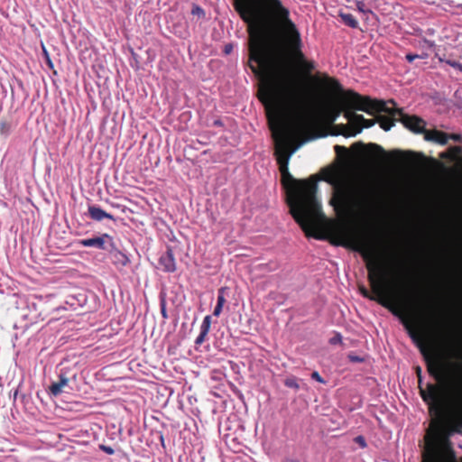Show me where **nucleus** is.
<instances>
[{
    "label": "nucleus",
    "mask_w": 462,
    "mask_h": 462,
    "mask_svg": "<svg viewBox=\"0 0 462 462\" xmlns=\"http://www.w3.org/2000/svg\"><path fill=\"white\" fill-rule=\"evenodd\" d=\"M311 378L316 380V381H318V382H320V383H325L324 378L317 371H314L311 374Z\"/></svg>",
    "instance_id": "obj_31"
},
{
    "label": "nucleus",
    "mask_w": 462,
    "mask_h": 462,
    "mask_svg": "<svg viewBox=\"0 0 462 462\" xmlns=\"http://www.w3.org/2000/svg\"><path fill=\"white\" fill-rule=\"evenodd\" d=\"M42 50H43V54L45 56L46 63H47L48 67L50 69H53L54 68L53 62L51 61L50 55L44 46H42Z\"/></svg>",
    "instance_id": "obj_26"
},
{
    "label": "nucleus",
    "mask_w": 462,
    "mask_h": 462,
    "mask_svg": "<svg viewBox=\"0 0 462 462\" xmlns=\"http://www.w3.org/2000/svg\"><path fill=\"white\" fill-rule=\"evenodd\" d=\"M222 308H223L222 306H219V305L217 304V306H216V308L214 310V312H213L214 315L215 316H219L221 311H222Z\"/></svg>",
    "instance_id": "obj_36"
},
{
    "label": "nucleus",
    "mask_w": 462,
    "mask_h": 462,
    "mask_svg": "<svg viewBox=\"0 0 462 462\" xmlns=\"http://www.w3.org/2000/svg\"><path fill=\"white\" fill-rule=\"evenodd\" d=\"M191 13H192L193 15H197L199 17H204L205 16V12H204V10L201 7H199V5H194L192 7Z\"/></svg>",
    "instance_id": "obj_25"
},
{
    "label": "nucleus",
    "mask_w": 462,
    "mask_h": 462,
    "mask_svg": "<svg viewBox=\"0 0 462 462\" xmlns=\"http://www.w3.org/2000/svg\"><path fill=\"white\" fill-rule=\"evenodd\" d=\"M157 435H158L159 439L162 442L163 441L162 435L160 432H157Z\"/></svg>",
    "instance_id": "obj_43"
},
{
    "label": "nucleus",
    "mask_w": 462,
    "mask_h": 462,
    "mask_svg": "<svg viewBox=\"0 0 462 462\" xmlns=\"http://www.w3.org/2000/svg\"><path fill=\"white\" fill-rule=\"evenodd\" d=\"M233 5L247 25L250 68L260 77L258 97L274 140V155L290 213L310 236L326 220L317 196L319 179L313 175L298 180L289 172L290 158L300 144H295L296 133L284 119L283 106L286 100L298 97L288 68L289 56H295L307 72H311L315 65L305 60L300 33L281 0H233Z\"/></svg>",
    "instance_id": "obj_1"
},
{
    "label": "nucleus",
    "mask_w": 462,
    "mask_h": 462,
    "mask_svg": "<svg viewBox=\"0 0 462 462\" xmlns=\"http://www.w3.org/2000/svg\"><path fill=\"white\" fill-rule=\"evenodd\" d=\"M451 67H452V68H454V69H458L459 71H461V72H462V64H461V63H459V62H457V61L454 60V61L452 62V64H451Z\"/></svg>",
    "instance_id": "obj_34"
},
{
    "label": "nucleus",
    "mask_w": 462,
    "mask_h": 462,
    "mask_svg": "<svg viewBox=\"0 0 462 462\" xmlns=\"http://www.w3.org/2000/svg\"><path fill=\"white\" fill-rule=\"evenodd\" d=\"M428 310H430V314L432 312L433 309L431 306L428 307Z\"/></svg>",
    "instance_id": "obj_46"
},
{
    "label": "nucleus",
    "mask_w": 462,
    "mask_h": 462,
    "mask_svg": "<svg viewBox=\"0 0 462 462\" xmlns=\"http://www.w3.org/2000/svg\"><path fill=\"white\" fill-rule=\"evenodd\" d=\"M107 252L109 253L111 261L115 264L125 265L127 263V256L116 247L114 242H112V246H109Z\"/></svg>",
    "instance_id": "obj_13"
},
{
    "label": "nucleus",
    "mask_w": 462,
    "mask_h": 462,
    "mask_svg": "<svg viewBox=\"0 0 462 462\" xmlns=\"http://www.w3.org/2000/svg\"><path fill=\"white\" fill-rule=\"evenodd\" d=\"M354 441L357 443L361 448L366 447L365 438L364 436H357L354 439Z\"/></svg>",
    "instance_id": "obj_27"
},
{
    "label": "nucleus",
    "mask_w": 462,
    "mask_h": 462,
    "mask_svg": "<svg viewBox=\"0 0 462 462\" xmlns=\"http://www.w3.org/2000/svg\"><path fill=\"white\" fill-rule=\"evenodd\" d=\"M68 368H62L59 374V382L52 383L49 387L51 394L58 396L62 393V387L66 386L69 381L68 377Z\"/></svg>",
    "instance_id": "obj_9"
},
{
    "label": "nucleus",
    "mask_w": 462,
    "mask_h": 462,
    "mask_svg": "<svg viewBox=\"0 0 462 462\" xmlns=\"http://www.w3.org/2000/svg\"><path fill=\"white\" fill-rule=\"evenodd\" d=\"M350 97L346 99L348 105H355L360 111H365L367 114L374 112H389L392 116H399L400 121L410 131L415 134H425L426 123L425 120L418 116H409L404 114L402 109L396 107H389L387 105L391 104L395 106V101L389 99L388 101H382V99H372L369 97L362 96L359 93L349 92Z\"/></svg>",
    "instance_id": "obj_4"
},
{
    "label": "nucleus",
    "mask_w": 462,
    "mask_h": 462,
    "mask_svg": "<svg viewBox=\"0 0 462 462\" xmlns=\"http://www.w3.org/2000/svg\"><path fill=\"white\" fill-rule=\"evenodd\" d=\"M9 130V125L6 122H2L0 124V132L2 134H6Z\"/></svg>",
    "instance_id": "obj_33"
},
{
    "label": "nucleus",
    "mask_w": 462,
    "mask_h": 462,
    "mask_svg": "<svg viewBox=\"0 0 462 462\" xmlns=\"http://www.w3.org/2000/svg\"><path fill=\"white\" fill-rule=\"evenodd\" d=\"M342 342V336L340 334H337L333 337L329 339V343L331 345H337Z\"/></svg>",
    "instance_id": "obj_29"
},
{
    "label": "nucleus",
    "mask_w": 462,
    "mask_h": 462,
    "mask_svg": "<svg viewBox=\"0 0 462 462\" xmlns=\"http://www.w3.org/2000/svg\"><path fill=\"white\" fill-rule=\"evenodd\" d=\"M72 378H73L74 380H76L77 375H76V374H73Z\"/></svg>",
    "instance_id": "obj_47"
},
{
    "label": "nucleus",
    "mask_w": 462,
    "mask_h": 462,
    "mask_svg": "<svg viewBox=\"0 0 462 462\" xmlns=\"http://www.w3.org/2000/svg\"><path fill=\"white\" fill-rule=\"evenodd\" d=\"M232 50H233V46L231 44H227L224 48V51L226 54L230 53L232 51Z\"/></svg>",
    "instance_id": "obj_37"
},
{
    "label": "nucleus",
    "mask_w": 462,
    "mask_h": 462,
    "mask_svg": "<svg viewBox=\"0 0 462 462\" xmlns=\"http://www.w3.org/2000/svg\"><path fill=\"white\" fill-rule=\"evenodd\" d=\"M284 385L286 387H288V388H292V389H295V390H299L300 389L299 383L296 380V378H294V377L286 378L284 380Z\"/></svg>",
    "instance_id": "obj_20"
},
{
    "label": "nucleus",
    "mask_w": 462,
    "mask_h": 462,
    "mask_svg": "<svg viewBox=\"0 0 462 462\" xmlns=\"http://www.w3.org/2000/svg\"><path fill=\"white\" fill-rule=\"evenodd\" d=\"M324 180L333 186L329 204L337 216L345 222L356 216L372 213L379 204V188L369 180H353L328 171ZM334 234L337 238L336 245L356 251L365 262L372 291L364 285L359 286L362 296L378 302L398 317L411 338L425 354L423 345L426 335L422 322V314L425 313L422 310L425 309L411 299L401 298L392 292L389 264L382 257L377 245L365 236L353 233L346 223L335 226Z\"/></svg>",
    "instance_id": "obj_2"
},
{
    "label": "nucleus",
    "mask_w": 462,
    "mask_h": 462,
    "mask_svg": "<svg viewBox=\"0 0 462 462\" xmlns=\"http://www.w3.org/2000/svg\"><path fill=\"white\" fill-rule=\"evenodd\" d=\"M79 296L82 297V300H79V299L78 300L79 305L82 306L84 304V302L86 301V299L82 295H79Z\"/></svg>",
    "instance_id": "obj_41"
},
{
    "label": "nucleus",
    "mask_w": 462,
    "mask_h": 462,
    "mask_svg": "<svg viewBox=\"0 0 462 462\" xmlns=\"http://www.w3.org/2000/svg\"><path fill=\"white\" fill-rule=\"evenodd\" d=\"M349 92L356 93L354 90H346L342 94V106L343 108L346 109L345 111V117L347 119V121L350 123L351 128L347 129L346 126H343L346 131L343 132L342 134L345 136H355L357 134L361 133L363 128H370L374 125L376 121L375 119H366L364 117L363 115L356 114L353 112V109L359 110L356 106L355 105H348L346 103V99L350 97Z\"/></svg>",
    "instance_id": "obj_5"
},
{
    "label": "nucleus",
    "mask_w": 462,
    "mask_h": 462,
    "mask_svg": "<svg viewBox=\"0 0 462 462\" xmlns=\"http://www.w3.org/2000/svg\"><path fill=\"white\" fill-rule=\"evenodd\" d=\"M328 87L335 90V91H342V86L340 85V83L338 82L337 79H333V78H328Z\"/></svg>",
    "instance_id": "obj_21"
},
{
    "label": "nucleus",
    "mask_w": 462,
    "mask_h": 462,
    "mask_svg": "<svg viewBox=\"0 0 462 462\" xmlns=\"http://www.w3.org/2000/svg\"><path fill=\"white\" fill-rule=\"evenodd\" d=\"M391 155L397 160L404 161V162H411L412 161L416 156L417 153L413 152H402V151H393L391 152Z\"/></svg>",
    "instance_id": "obj_16"
},
{
    "label": "nucleus",
    "mask_w": 462,
    "mask_h": 462,
    "mask_svg": "<svg viewBox=\"0 0 462 462\" xmlns=\"http://www.w3.org/2000/svg\"><path fill=\"white\" fill-rule=\"evenodd\" d=\"M207 335L208 334L199 331V337H197L196 342H195L196 345L197 346L201 345L203 343V341L205 340Z\"/></svg>",
    "instance_id": "obj_30"
},
{
    "label": "nucleus",
    "mask_w": 462,
    "mask_h": 462,
    "mask_svg": "<svg viewBox=\"0 0 462 462\" xmlns=\"http://www.w3.org/2000/svg\"><path fill=\"white\" fill-rule=\"evenodd\" d=\"M159 264L165 272H174L176 269V260L171 248H168L159 258Z\"/></svg>",
    "instance_id": "obj_10"
},
{
    "label": "nucleus",
    "mask_w": 462,
    "mask_h": 462,
    "mask_svg": "<svg viewBox=\"0 0 462 462\" xmlns=\"http://www.w3.org/2000/svg\"><path fill=\"white\" fill-rule=\"evenodd\" d=\"M225 291H226V288H224V287H221L218 289L217 305L222 306V307L224 306V304L226 302Z\"/></svg>",
    "instance_id": "obj_23"
},
{
    "label": "nucleus",
    "mask_w": 462,
    "mask_h": 462,
    "mask_svg": "<svg viewBox=\"0 0 462 462\" xmlns=\"http://www.w3.org/2000/svg\"><path fill=\"white\" fill-rule=\"evenodd\" d=\"M419 373V389L421 398L429 406L430 415L438 418L439 422L448 425V433L445 441L448 443L450 433L462 434V379L450 383L443 381L442 366L439 361L428 363V372L439 384L428 383L426 388L421 386L420 368Z\"/></svg>",
    "instance_id": "obj_3"
},
{
    "label": "nucleus",
    "mask_w": 462,
    "mask_h": 462,
    "mask_svg": "<svg viewBox=\"0 0 462 462\" xmlns=\"http://www.w3.org/2000/svg\"><path fill=\"white\" fill-rule=\"evenodd\" d=\"M415 59H427V53H423V54L407 53L406 54V60L408 62H412L415 60Z\"/></svg>",
    "instance_id": "obj_22"
},
{
    "label": "nucleus",
    "mask_w": 462,
    "mask_h": 462,
    "mask_svg": "<svg viewBox=\"0 0 462 462\" xmlns=\"http://www.w3.org/2000/svg\"><path fill=\"white\" fill-rule=\"evenodd\" d=\"M17 395H18V390H15L14 392V395H13L14 396V400H15L17 398Z\"/></svg>",
    "instance_id": "obj_44"
},
{
    "label": "nucleus",
    "mask_w": 462,
    "mask_h": 462,
    "mask_svg": "<svg viewBox=\"0 0 462 462\" xmlns=\"http://www.w3.org/2000/svg\"><path fill=\"white\" fill-rule=\"evenodd\" d=\"M340 17L342 19L343 23L351 27L357 28L358 21L355 18L354 15L350 14V13H340Z\"/></svg>",
    "instance_id": "obj_17"
},
{
    "label": "nucleus",
    "mask_w": 462,
    "mask_h": 462,
    "mask_svg": "<svg viewBox=\"0 0 462 462\" xmlns=\"http://www.w3.org/2000/svg\"><path fill=\"white\" fill-rule=\"evenodd\" d=\"M462 153V147L453 146L448 149L446 152H443L440 157L455 160Z\"/></svg>",
    "instance_id": "obj_18"
},
{
    "label": "nucleus",
    "mask_w": 462,
    "mask_h": 462,
    "mask_svg": "<svg viewBox=\"0 0 462 462\" xmlns=\"http://www.w3.org/2000/svg\"><path fill=\"white\" fill-rule=\"evenodd\" d=\"M342 112L346 115V109L343 108L341 97L338 101V106H332L307 113L301 116L300 123L304 127L318 125L323 120L328 121L329 124H333Z\"/></svg>",
    "instance_id": "obj_6"
},
{
    "label": "nucleus",
    "mask_w": 462,
    "mask_h": 462,
    "mask_svg": "<svg viewBox=\"0 0 462 462\" xmlns=\"http://www.w3.org/2000/svg\"><path fill=\"white\" fill-rule=\"evenodd\" d=\"M440 61H441V62H445V63H447L448 66H450V67H451V64H452V62H453L454 60H444V58H440Z\"/></svg>",
    "instance_id": "obj_39"
},
{
    "label": "nucleus",
    "mask_w": 462,
    "mask_h": 462,
    "mask_svg": "<svg viewBox=\"0 0 462 462\" xmlns=\"http://www.w3.org/2000/svg\"><path fill=\"white\" fill-rule=\"evenodd\" d=\"M375 112H374L372 115H374ZM386 115H378L376 116V121L380 125L381 128L384 131H389L393 126H394V124L396 121H400L399 116H392L389 112H384Z\"/></svg>",
    "instance_id": "obj_12"
},
{
    "label": "nucleus",
    "mask_w": 462,
    "mask_h": 462,
    "mask_svg": "<svg viewBox=\"0 0 462 462\" xmlns=\"http://www.w3.org/2000/svg\"><path fill=\"white\" fill-rule=\"evenodd\" d=\"M334 149L338 156H345L348 153V150L344 146H340V144H336Z\"/></svg>",
    "instance_id": "obj_24"
},
{
    "label": "nucleus",
    "mask_w": 462,
    "mask_h": 462,
    "mask_svg": "<svg viewBox=\"0 0 462 462\" xmlns=\"http://www.w3.org/2000/svg\"><path fill=\"white\" fill-rule=\"evenodd\" d=\"M122 211H123L124 213H126L127 211H129V212H131V213H133V212H134V210H133V209L128 208H126V207H125V206L122 208Z\"/></svg>",
    "instance_id": "obj_40"
},
{
    "label": "nucleus",
    "mask_w": 462,
    "mask_h": 462,
    "mask_svg": "<svg viewBox=\"0 0 462 462\" xmlns=\"http://www.w3.org/2000/svg\"><path fill=\"white\" fill-rule=\"evenodd\" d=\"M282 462H300L297 458L285 457Z\"/></svg>",
    "instance_id": "obj_38"
},
{
    "label": "nucleus",
    "mask_w": 462,
    "mask_h": 462,
    "mask_svg": "<svg viewBox=\"0 0 462 462\" xmlns=\"http://www.w3.org/2000/svg\"><path fill=\"white\" fill-rule=\"evenodd\" d=\"M74 300H77L75 297H71L70 298V300H68L67 302L69 303L70 305H74L75 303L73 302Z\"/></svg>",
    "instance_id": "obj_42"
},
{
    "label": "nucleus",
    "mask_w": 462,
    "mask_h": 462,
    "mask_svg": "<svg viewBox=\"0 0 462 462\" xmlns=\"http://www.w3.org/2000/svg\"><path fill=\"white\" fill-rule=\"evenodd\" d=\"M113 238L107 234H103L100 236L81 239L79 245L84 247H94L100 250L107 251L109 246H112Z\"/></svg>",
    "instance_id": "obj_7"
},
{
    "label": "nucleus",
    "mask_w": 462,
    "mask_h": 462,
    "mask_svg": "<svg viewBox=\"0 0 462 462\" xmlns=\"http://www.w3.org/2000/svg\"><path fill=\"white\" fill-rule=\"evenodd\" d=\"M426 141H431L439 143L440 145H446L448 142V134L439 131V130H427L424 134Z\"/></svg>",
    "instance_id": "obj_11"
},
{
    "label": "nucleus",
    "mask_w": 462,
    "mask_h": 462,
    "mask_svg": "<svg viewBox=\"0 0 462 462\" xmlns=\"http://www.w3.org/2000/svg\"><path fill=\"white\" fill-rule=\"evenodd\" d=\"M89 217L96 221H101L104 218L115 220L113 215L106 212L101 208L92 205L88 207Z\"/></svg>",
    "instance_id": "obj_14"
},
{
    "label": "nucleus",
    "mask_w": 462,
    "mask_h": 462,
    "mask_svg": "<svg viewBox=\"0 0 462 462\" xmlns=\"http://www.w3.org/2000/svg\"><path fill=\"white\" fill-rule=\"evenodd\" d=\"M162 316H163V317H166V316H167V315H166V310H165V308H164V307H162Z\"/></svg>",
    "instance_id": "obj_45"
},
{
    "label": "nucleus",
    "mask_w": 462,
    "mask_h": 462,
    "mask_svg": "<svg viewBox=\"0 0 462 462\" xmlns=\"http://www.w3.org/2000/svg\"><path fill=\"white\" fill-rule=\"evenodd\" d=\"M132 54H133V58H134V63L131 62V66L132 67H135L136 69H139V61L136 59V54L134 52H132Z\"/></svg>",
    "instance_id": "obj_35"
},
{
    "label": "nucleus",
    "mask_w": 462,
    "mask_h": 462,
    "mask_svg": "<svg viewBox=\"0 0 462 462\" xmlns=\"http://www.w3.org/2000/svg\"><path fill=\"white\" fill-rule=\"evenodd\" d=\"M422 462H443L435 439L430 440L426 439V450L423 454Z\"/></svg>",
    "instance_id": "obj_8"
},
{
    "label": "nucleus",
    "mask_w": 462,
    "mask_h": 462,
    "mask_svg": "<svg viewBox=\"0 0 462 462\" xmlns=\"http://www.w3.org/2000/svg\"><path fill=\"white\" fill-rule=\"evenodd\" d=\"M351 149L356 152H363L365 149H367L371 152H384V150L382 148V146L380 144H374V143H369L366 146H365L364 143L356 142L352 144Z\"/></svg>",
    "instance_id": "obj_15"
},
{
    "label": "nucleus",
    "mask_w": 462,
    "mask_h": 462,
    "mask_svg": "<svg viewBox=\"0 0 462 462\" xmlns=\"http://www.w3.org/2000/svg\"><path fill=\"white\" fill-rule=\"evenodd\" d=\"M448 139L461 142L462 141V135L458 134H448Z\"/></svg>",
    "instance_id": "obj_32"
},
{
    "label": "nucleus",
    "mask_w": 462,
    "mask_h": 462,
    "mask_svg": "<svg viewBox=\"0 0 462 462\" xmlns=\"http://www.w3.org/2000/svg\"><path fill=\"white\" fill-rule=\"evenodd\" d=\"M99 448H100L102 451H104V452H106V454H108V455H113V454H115V449H114L112 447H110V446H106V445H99Z\"/></svg>",
    "instance_id": "obj_28"
},
{
    "label": "nucleus",
    "mask_w": 462,
    "mask_h": 462,
    "mask_svg": "<svg viewBox=\"0 0 462 462\" xmlns=\"http://www.w3.org/2000/svg\"><path fill=\"white\" fill-rule=\"evenodd\" d=\"M211 326V318L209 315L204 317L202 324L200 326V332L208 334Z\"/></svg>",
    "instance_id": "obj_19"
}]
</instances>
